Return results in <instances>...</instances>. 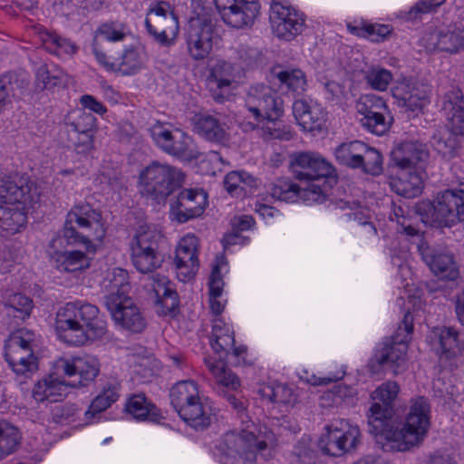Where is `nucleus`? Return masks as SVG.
I'll use <instances>...</instances> for the list:
<instances>
[{
    "mask_svg": "<svg viewBox=\"0 0 464 464\" xmlns=\"http://www.w3.org/2000/svg\"><path fill=\"white\" fill-rule=\"evenodd\" d=\"M399 392L396 382H383L372 393L374 402L367 413L369 430L374 436L376 444L385 452L406 451L418 445L430 424V406L428 399L421 396L411 401L403 427L396 424L393 404Z\"/></svg>",
    "mask_w": 464,
    "mask_h": 464,
    "instance_id": "1",
    "label": "nucleus"
},
{
    "mask_svg": "<svg viewBox=\"0 0 464 464\" xmlns=\"http://www.w3.org/2000/svg\"><path fill=\"white\" fill-rule=\"evenodd\" d=\"M54 329L62 341L77 346L102 339L108 332L99 308L82 301L68 302L58 308Z\"/></svg>",
    "mask_w": 464,
    "mask_h": 464,
    "instance_id": "2",
    "label": "nucleus"
},
{
    "mask_svg": "<svg viewBox=\"0 0 464 464\" xmlns=\"http://www.w3.org/2000/svg\"><path fill=\"white\" fill-rule=\"evenodd\" d=\"M36 184L25 175H0V228L15 232L26 223L22 209L39 201Z\"/></svg>",
    "mask_w": 464,
    "mask_h": 464,
    "instance_id": "3",
    "label": "nucleus"
},
{
    "mask_svg": "<svg viewBox=\"0 0 464 464\" xmlns=\"http://www.w3.org/2000/svg\"><path fill=\"white\" fill-rule=\"evenodd\" d=\"M415 213L429 226L452 227L464 221V181L440 193L432 202L417 204Z\"/></svg>",
    "mask_w": 464,
    "mask_h": 464,
    "instance_id": "4",
    "label": "nucleus"
},
{
    "mask_svg": "<svg viewBox=\"0 0 464 464\" xmlns=\"http://www.w3.org/2000/svg\"><path fill=\"white\" fill-rule=\"evenodd\" d=\"M104 236L102 214L90 204H76L67 213L62 237L68 245H83L94 251L91 241H102Z\"/></svg>",
    "mask_w": 464,
    "mask_h": 464,
    "instance_id": "5",
    "label": "nucleus"
},
{
    "mask_svg": "<svg viewBox=\"0 0 464 464\" xmlns=\"http://www.w3.org/2000/svg\"><path fill=\"white\" fill-rule=\"evenodd\" d=\"M223 443L227 449L223 464H228L229 458L237 455L252 464L256 461L257 454L266 459L270 456V450L276 445V437L267 427L258 430L252 424L239 433L230 431L226 433Z\"/></svg>",
    "mask_w": 464,
    "mask_h": 464,
    "instance_id": "6",
    "label": "nucleus"
},
{
    "mask_svg": "<svg viewBox=\"0 0 464 464\" xmlns=\"http://www.w3.org/2000/svg\"><path fill=\"white\" fill-rule=\"evenodd\" d=\"M183 181L184 174L179 169L159 161H152L139 176L140 193L158 202L164 201Z\"/></svg>",
    "mask_w": 464,
    "mask_h": 464,
    "instance_id": "7",
    "label": "nucleus"
},
{
    "mask_svg": "<svg viewBox=\"0 0 464 464\" xmlns=\"http://www.w3.org/2000/svg\"><path fill=\"white\" fill-rule=\"evenodd\" d=\"M162 239L163 236L156 227H139L130 244L131 262L139 272L148 274L161 266L164 256L160 244Z\"/></svg>",
    "mask_w": 464,
    "mask_h": 464,
    "instance_id": "8",
    "label": "nucleus"
},
{
    "mask_svg": "<svg viewBox=\"0 0 464 464\" xmlns=\"http://www.w3.org/2000/svg\"><path fill=\"white\" fill-rule=\"evenodd\" d=\"M245 107L251 129H256L265 119H279L284 114V102L271 87L256 83L251 85L246 94Z\"/></svg>",
    "mask_w": 464,
    "mask_h": 464,
    "instance_id": "9",
    "label": "nucleus"
},
{
    "mask_svg": "<svg viewBox=\"0 0 464 464\" xmlns=\"http://www.w3.org/2000/svg\"><path fill=\"white\" fill-rule=\"evenodd\" d=\"M291 169L294 177L306 182L307 185L317 184L324 188V198L327 193L325 179L334 171L330 162L320 154L312 151L296 152L291 156Z\"/></svg>",
    "mask_w": 464,
    "mask_h": 464,
    "instance_id": "10",
    "label": "nucleus"
},
{
    "mask_svg": "<svg viewBox=\"0 0 464 464\" xmlns=\"http://www.w3.org/2000/svg\"><path fill=\"white\" fill-rule=\"evenodd\" d=\"M413 331V317L408 312L404 314L397 336L383 343V347L375 354V360L381 366L391 369L398 374L406 368L408 337Z\"/></svg>",
    "mask_w": 464,
    "mask_h": 464,
    "instance_id": "11",
    "label": "nucleus"
},
{
    "mask_svg": "<svg viewBox=\"0 0 464 464\" xmlns=\"http://www.w3.org/2000/svg\"><path fill=\"white\" fill-rule=\"evenodd\" d=\"M318 442V447L324 454L341 457L356 450L361 443V431L357 426L349 425L348 422L340 421L325 427Z\"/></svg>",
    "mask_w": 464,
    "mask_h": 464,
    "instance_id": "12",
    "label": "nucleus"
},
{
    "mask_svg": "<svg viewBox=\"0 0 464 464\" xmlns=\"http://www.w3.org/2000/svg\"><path fill=\"white\" fill-rule=\"evenodd\" d=\"M150 133L157 146L168 154L186 160L198 157L199 152L192 138L179 129L170 130L157 123L150 129Z\"/></svg>",
    "mask_w": 464,
    "mask_h": 464,
    "instance_id": "13",
    "label": "nucleus"
},
{
    "mask_svg": "<svg viewBox=\"0 0 464 464\" xmlns=\"http://www.w3.org/2000/svg\"><path fill=\"white\" fill-rule=\"evenodd\" d=\"M105 305L113 321L121 328L131 333H141L147 326V321L140 309L127 295H108Z\"/></svg>",
    "mask_w": 464,
    "mask_h": 464,
    "instance_id": "14",
    "label": "nucleus"
},
{
    "mask_svg": "<svg viewBox=\"0 0 464 464\" xmlns=\"http://www.w3.org/2000/svg\"><path fill=\"white\" fill-rule=\"evenodd\" d=\"M145 25L149 34L161 44H170L179 33L178 18L166 2H159L150 10Z\"/></svg>",
    "mask_w": 464,
    "mask_h": 464,
    "instance_id": "15",
    "label": "nucleus"
},
{
    "mask_svg": "<svg viewBox=\"0 0 464 464\" xmlns=\"http://www.w3.org/2000/svg\"><path fill=\"white\" fill-rule=\"evenodd\" d=\"M269 20L274 34L285 41H292L304 26L303 14L281 2L272 3Z\"/></svg>",
    "mask_w": 464,
    "mask_h": 464,
    "instance_id": "16",
    "label": "nucleus"
},
{
    "mask_svg": "<svg viewBox=\"0 0 464 464\" xmlns=\"http://www.w3.org/2000/svg\"><path fill=\"white\" fill-rule=\"evenodd\" d=\"M215 34V26L210 20H191L186 34L189 56L196 61L207 58L212 51Z\"/></svg>",
    "mask_w": 464,
    "mask_h": 464,
    "instance_id": "17",
    "label": "nucleus"
},
{
    "mask_svg": "<svg viewBox=\"0 0 464 464\" xmlns=\"http://www.w3.org/2000/svg\"><path fill=\"white\" fill-rule=\"evenodd\" d=\"M224 22L235 28L253 24L259 13L256 0H214Z\"/></svg>",
    "mask_w": 464,
    "mask_h": 464,
    "instance_id": "18",
    "label": "nucleus"
},
{
    "mask_svg": "<svg viewBox=\"0 0 464 464\" xmlns=\"http://www.w3.org/2000/svg\"><path fill=\"white\" fill-rule=\"evenodd\" d=\"M205 362L213 376L216 392L225 398L233 409L237 411H243L245 410L244 403L231 393V392L237 391L241 384L237 374L222 360L213 362L208 359Z\"/></svg>",
    "mask_w": 464,
    "mask_h": 464,
    "instance_id": "19",
    "label": "nucleus"
},
{
    "mask_svg": "<svg viewBox=\"0 0 464 464\" xmlns=\"http://www.w3.org/2000/svg\"><path fill=\"white\" fill-rule=\"evenodd\" d=\"M362 125L376 135L384 134L390 128V121L384 116L387 106L382 98L364 96L356 104Z\"/></svg>",
    "mask_w": 464,
    "mask_h": 464,
    "instance_id": "20",
    "label": "nucleus"
},
{
    "mask_svg": "<svg viewBox=\"0 0 464 464\" xmlns=\"http://www.w3.org/2000/svg\"><path fill=\"white\" fill-rule=\"evenodd\" d=\"M273 198L285 202H294L301 198L307 204L323 203L324 201V188L320 185H306L304 188L287 179H277L270 188Z\"/></svg>",
    "mask_w": 464,
    "mask_h": 464,
    "instance_id": "21",
    "label": "nucleus"
},
{
    "mask_svg": "<svg viewBox=\"0 0 464 464\" xmlns=\"http://www.w3.org/2000/svg\"><path fill=\"white\" fill-rule=\"evenodd\" d=\"M237 70L229 62L218 61L207 77V87L211 97L219 103L228 97L236 87Z\"/></svg>",
    "mask_w": 464,
    "mask_h": 464,
    "instance_id": "22",
    "label": "nucleus"
},
{
    "mask_svg": "<svg viewBox=\"0 0 464 464\" xmlns=\"http://www.w3.org/2000/svg\"><path fill=\"white\" fill-rule=\"evenodd\" d=\"M198 254V238L196 236L188 234L179 240L174 264L180 281L186 282L194 277L199 266Z\"/></svg>",
    "mask_w": 464,
    "mask_h": 464,
    "instance_id": "23",
    "label": "nucleus"
},
{
    "mask_svg": "<svg viewBox=\"0 0 464 464\" xmlns=\"http://www.w3.org/2000/svg\"><path fill=\"white\" fill-rule=\"evenodd\" d=\"M421 41L429 51L456 53L464 48V30L451 24L426 33Z\"/></svg>",
    "mask_w": 464,
    "mask_h": 464,
    "instance_id": "24",
    "label": "nucleus"
},
{
    "mask_svg": "<svg viewBox=\"0 0 464 464\" xmlns=\"http://www.w3.org/2000/svg\"><path fill=\"white\" fill-rule=\"evenodd\" d=\"M56 369L62 371L68 377L79 376L78 381H72L71 387L87 386L94 381L100 372V363L94 357H76L71 360L60 359Z\"/></svg>",
    "mask_w": 464,
    "mask_h": 464,
    "instance_id": "25",
    "label": "nucleus"
},
{
    "mask_svg": "<svg viewBox=\"0 0 464 464\" xmlns=\"http://www.w3.org/2000/svg\"><path fill=\"white\" fill-rule=\"evenodd\" d=\"M208 204V195L203 189H184L172 204L171 211L177 221L187 222L199 217Z\"/></svg>",
    "mask_w": 464,
    "mask_h": 464,
    "instance_id": "26",
    "label": "nucleus"
},
{
    "mask_svg": "<svg viewBox=\"0 0 464 464\" xmlns=\"http://www.w3.org/2000/svg\"><path fill=\"white\" fill-rule=\"evenodd\" d=\"M429 158L426 145L417 140L403 141L392 152V161L401 169H424Z\"/></svg>",
    "mask_w": 464,
    "mask_h": 464,
    "instance_id": "27",
    "label": "nucleus"
},
{
    "mask_svg": "<svg viewBox=\"0 0 464 464\" xmlns=\"http://www.w3.org/2000/svg\"><path fill=\"white\" fill-rule=\"evenodd\" d=\"M419 252L422 260L436 276L446 280H455L459 277V268L451 254L425 244L419 246Z\"/></svg>",
    "mask_w": 464,
    "mask_h": 464,
    "instance_id": "28",
    "label": "nucleus"
},
{
    "mask_svg": "<svg viewBox=\"0 0 464 464\" xmlns=\"http://www.w3.org/2000/svg\"><path fill=\"white\" fill-rule=\"evenodd\" d=\"M173 407L179 417L195 429H204L211 423V409L202 401L199 391Z\"/></svg>",
    "mask_w": 464,
    "mask_h": 464,
    "instance_id": "29",
    "label": "nucleus"
},
{
    "mask_svg": "<svg viewBox=\"0 0 464 464\" xmlns=\"http://www.w3.org/2000/svg\"><path fill=\"white\" fill-rule=\"evenodd\" d=\"M293 114L297 123L306 131L321 130L326 120L324 108L313 101L299 99L293 103Z\"/></svg>",
    "mask_w": 464,
    "mask_h": 464,
    "instance_id": "30",
    "label": "nucleus"
},
{
    "mask_svg": "<svg viewBox=\"0 0 464 464\" xmlns=\"http://www.w3.org/2000/svg\"><path fill=\"white\" fill-rule=\"evenodd\" d=\"M98 63L108 71L119 72L122 75H134L144 67L146 56L140 47L129 46L114 61L106 56L103 61Z\"/></svg>",
    "mask_w": 464,
    "mask_h": 464,
    "instance_id": "31",
    "label": "nucleus"
},
{
    "mask_svg": "<svg viewBox=\"0 0 464 464\" xmlns=\"http://www.w3.org/2000/svg\"><path fill=\"white\" fill-rule=\"evenodd\" d=\"M36 346L34 332L19 329L12 333L5 344V357L7 363L9 364L22 356L32 360V356H35L34 348Z\"/></svg>",
    "mask_w": 464,
    "mask_h": 464,
    "instance_id": "32",
    "label": "nucleus"
},
{
    "mask_svg": "<svg viewBox=\"0 0 464 464\" xmlns=\"http://www.w3.org/2000/svg\"><path fill=\"white\" fill-rule=\"evenodd\" d=\"M70 382L61 379L57 372L43 377L34 386L32 396L37 402L58 401L66 396Z\"/></svg>",
    "mask_w": 464,
    "mask_h": 464,
    "instance_id": "33",
    "label": "nucleus"
},
{
    "mask_svg": "<svg viewBox=\"0 0 464 464\" xmlns=\"http://www.w3.org/2000/svg\"><path fill=\"white\" fill-rule=\"evenodd\" d=\"M444 112L450 131L454 134L464 133V102L460 89L452 88L443 97Z\"/></svg>",
    "mask_w": 464,
    "mask_h": 464,
    "instance_id": "34",
    "label": "nucleus"
},
{
    "mask_svg": "<svg viewBox=\"0 0 464 464\" xmlns=\"http://www.w3.org/2000/svg\"><path fill=\"white\" fill-rule=\"evenodd\" d=\"M150 280L156 305H160L165 314L173 312L179 306V298L171 281L160 274L153 275Z\"/></svg>",
    "mask_w": 464,
    "mask_h": 464,
    "instance_id": "35",
    "label": "nucleus"
},
{
    "mask_svg": "<svg viewBox=\"0 0 464 464\" xmlns=\"http://www.w3.org/2000/svg\"><path fill=\"white\" fill-rule=\"evenodd\" d=\"M125 411L137 420L159 422L161 419L160 410L143 393L130 396L126 401Z\"/></svg>",
    "mask_w": 464,
    "mask_h": 464,
    "instance_id": "36",
    "label": "nucleus"
},
{
    "mask_svg": "<svg viewBox=\"0 0 464 464\" xmlns=\"http://www.w3.org/2000/svg\"><path fill=\"white\" fill-rule=\"evenodd\" d=\"M125 37V33L121 24L115 23H105L102 24L95 32L92 41V53L96 60L103 61L107 56L102 50V44L103 41L119 42Z\"/></svg>",
    "mask_w": 464,
    "mask_h": 464,
    "instance_id": "37",
    "label": "nucleus"
},
{
    "mask_svg": "<svg viewBox=\"0 0 464 464\" xmlns=\"http://www.w3.org/2000/svg\"><path fill=\"white\" fill-rule=\"evenodd\" d=\"M192 121L194 131L206 140L216 142H221L226 140V130L215 117L210 115H196Z\"/></svg>",
    "mask_w": 464,
    "mask_h": 464,
    "instance_id": "38",
    "label": "nucleus"
},
{
    "mask_svg": "<svg viewBox=\"0 0 464 464\" xmlns=\"http://www.w3.org/2000/svg\"><path fill=\"white\" fill-rule=\"evenodd\" d=\"M401 172L391 182L392 188L398 195L405 198H415L421 192V179L416 173L409 169Z\"/></svg>",
    "mask_w": 464,
    "mask_h": 464,
    "instance_id": "39",
    "label": "nucleus"
},
{
    "mask_svg": "<svg viewBox=\"0 0 464 464\" xmlns=\"http://www.w3.org/2000/svg\"><path fill=\"white\" fill-rule=\"evenodd\" d=\"M282 91L301 94L307 87L306 76L300 69H286L274 73Z\"/></svg>",
    "mask_w": 464,
    "mask_h": 464,
    "instance_id": "40",
    "label": "nucleus"
},
{
    "mask_svg": "<svg viewBox=\"0 0 464 464\" xmlns=\"http://www.w3.org/2000/svg\"><path fill=\"white\" fill-rule=\"evenodd\" d=\"M363 143L361 140H352L340 144L334 150L336 160L343 166L357 169L362 155Z\"/></svg>",
    "mask_w": 464,
    "mask_h": 464,
    "instance_id": "41",
    "label": "nucleus"
},
{
    "mask_svg": "<svg viewBox=\"0 0 464 464\" xmlns=\"http://www.w3.org/2000/svg\"><path fill=\"white\" fill-rule=\"evenodd\" d=\"M259 394L268 400L270 402L285 405H295L297 401V396L294 391L285 384L264 385L259 391Z\"/></svg>",
    "mask_w": 464,
    "mask_h": 464,
    "instance_id": "42",
    "label": "nucleus"
},
{
    "mask_svg": "<svg viewBox=\"0 0 464 464\" xmlns=\"http://www.w3.org/2000/svg\"><path fill=\"white\" fill-rule=\"evenodd\" d=\"M441 352L448 356H455L461 353L463 346L459 340V333L453 327H440L434 330Z\"/></svg>",
    "mask_w": 464,
    "mask_h": 464,
    "instance_id": "43",
    "label": "nucleus"
},
{
    "mask_svg": "<svg viewBox=\"0 0 464 464\" xmlns=\"http://www.w3.org/2000/svg\"><path fill=\"white\" fill-rule=\"evenodd\" d=\"M42 41L47 51L56 55H72L76 53L78 47L70 39L61 35L44 32L42 34Z\"/></svg>",
    "mask_w": 464,
    "mask_h": 464,
    "instance_id": "44",
    "label": "nucleus"
},
{
    "mask_svg": "<svg viewBox=\"0 0 464 464\" xmlns=\"http://www.w3.org/2000/svg\"><path fill=\"white\" fill-rule=\"evenodd\" d=\"M21 440V435L16 427L6 421H0V459L14 453Z\"/></svg>",
    "mask_w": 464,
    "mask_h": 464,
    "instance_id": "45",
    "label": "nucleus"
},
{
    "mask_svg": "<svg viewBox=\"0 0 464 464\" xmlns=\"http://www.w3.org/2000/svg\"><path fill=\"white\" fill-rule=\"evenodd\" d=\"M457 134L450 130H439L431 137V145L434 150L445 159H451L456 152L458 140Z\"/></svg>",
    "mask_w": 464,
    "mask_h": 464,
    "instance_id": "46",
    "label": "nucleus"
},
{
    "mask_svg": "<svg viewBox=\"0 0 464 464\" xmlns=\"http://www.w3.org/2000/svg\"><path fill=\"white\" fill-rule=\"evenodd\" d=\"M362 152L359 160V168L363 172L373 176L382 171V156L379 150L363 143Z\"/></svg>",
    "mask_w": 464,
    "mask_h": 464,
    "instance_id": "47",
    "label": "nucleus"
},
{
    "mask_svg": "<svg viewBox=\"0 0 464 464\" xmlns=\"http://www.w3.org/2000/svg\"><path fill=\"white\" fill-rule=\"evenodd\" d=\"M66 121L67 126L75 133L92 132L95 130L96 118L81 109L72 111Z\"/></svg>",
    "mask_w": 464,
    "mask_h": 464,
    "instance_id": "48",
    "label": "nucleus"
},
{
    "mask_svg": "<svg viewBox=\"0 0 464 464\" xmlns=\"http://www.w3.org/2000/svg\"><path fill=\"white\" fill-rule=\"evenodd\" d=\"M278 119H265L263 125L256 127L260 136L265 140H290L293 138V131L289 126L280 125Z\"/></svg>",
    "mask_w": 464,
    "mask_h": 464,
    "instance_id": "49",
    "label": "nucleus"
},
{
    "mask_svg": "<svg viewBox=\"0 0 464 464\" xmlns=\"http://www.w3.org/2000/svg\"><path fill=\"white\" fill-rule=\"evenodd\" d=\"M223 281L220 276L219 264L213 266V270L209 279V306L213 314L216 316L222 314L224 304L217 298L222 294Z\"/></svg>",
    "mask_w": 464,
    "mask_h": 464,
    "instance_id": "50",
    "label": "nucleus"
},
{
    "mask_svg": "<svg viewBox=\"0 0 464 464\" xmlns=\"http://www.w3.org/2000/svg\"><path fill=\"white\" fill-rule=\"evenodd\" d=\"M33 309V301L22 294H14L10 296L5 304L6 314L20 320L27 318Z\"/></svg>",
    "mask_w": 464,
    "mask_h": 464,
    "instance_id": "51",
    "label": "nucleus"
},
{
    "mask_svg": "<svg viewBox=\"0 0 464 464\" xmlns=\"http://www.w3.org/2000/svg\"><path fill=\"white\" fill-rule=\"evenodd\" d=\"M397 96L402 105L412 111L421 110L427 100L426 91L411 84L405 85L403 92Z\"/></svg>",
    "mask_w": 464,
    "mask_h": 464,
    "instance_id": "52",
    "label": "nucleus"
},
{
    "mask_svg": "<svg viewBox=\"0 0 464 464\" xmlns=\"http://www.w3.org/2000/svg\"><path fill=\"white\" fill-rule=\"evenodd\" d=\"M90 266L89 257L82 251H66L60 256L59 269L65 272H76Z\"/></svg>",
    "mask_w": 464,
    "mask_h": 464,
    "instance_id": "53",
    "label": "nucleus"
},
{
    "mask_svg": "<svg viewBox=\"0 0 464 464\" xmlns=\"http://www.w3.org/2000/svg\"><path fill=\"white\" fill-rule=\"evenodd\" d=\"M104 0H54L53 6L57 12L69 14L77 8H82L88 12L97 11L102 8Z\"/></svg>",
    "mask_w": 464,
    "mask_h": 464,
    "instance_id": "54",
    "label": "nucleus"
},
{
    "mask_svg": "<svg viewBox=\"0 0 464 464\" xmlns=\"http://www.w3.org/2000/svg\"><path fill=\"white\" fill-rule=\"evenodd\" d=\"M111 293L109 295H127L129 285V274L127 270L121 267L112 268L107 276Z\"/></svg>",
    "mask_w": 464,
    "mask_h": 464,
    "instance_id": "55",
    "label": "nucleus"
},
{
    "mask_svg": "<svg viewBox=\"0 0 464 464\" xmlns=\"http://www.w3.org/2000/svg\"><path fill=\"white\" fill-rule=\"evenodd\" d=\"M210 343L215 353L219 355L220 360L229 354L231 351L236 356H239L245 352V348L235 346L234 334L210 337Z\"/></svg>",
    "mask_w": 464,
    "mask_h": 464,
    "instance_id": "56",
    "label": "nucleus"
},
{
    "mask_svg": "<svg viewBox=\"0 0 464 464\" xmlns=\"http://www.w3.org/2000/svg\"><path fill=\"white\" fill-rule=\"evenodd\" d=\"M198 384L193 380L180 381L175 383L169 392L172 406L198 393Z\"/></svg>",
    "mask_w": 464,
    "mask_h": 464,
    "instance_id": "57",
    "label": "nucleus"
},
{
    "mask_svg": "<svg viewBox=\"0 0 464 464\" xmlns=\"http://www.w3.org/2000/svg\"><path fill=\"white\" fill-rule=\"evenodd\" d=\"M392 73L382 67H372L365 74L366 82L376 91L387 90L392 80Z\"/></svg>",
    "mask_w": 464,
    "mask_h": 464,
    "instance_id": "58",
    "label": "nucleus"
},
{
    "mask_svg": "<svg viewBox=\"0 0 464 464\" xmlns=\"http://www.w3.org/2000/svg\"><path fill=\"white\" fill-rule=\"evenodd\" d=\"M351 32L358 36L370 39L372 42H382L391 34L392 28L388 24H365L362 27H353Z\"/></svg>",
    "mask_w": 464,
    "mask_h": 464,
    "instance_id": "59",
    "label": "nucleus"
},
{
    "mask_svg": "<svg viewBox=\"0 0 464 464\" xmlns=\"http://www.w3.org/2000/svg\"><path fill=\"white\" fill-rule=\"evenodd\" d=\"M317 455L304 441L298 442L289 456L290 464H318Z\"/></svg>",
    "mask_w": 464,
    "mask_h": 464,
    "instance_id": "60",
    "label": "nucleus"
},
{
    "mask_svg": "<svg viewBox=\"0 0 464 464\" xmlns=\"http://www.w3.org/2000/svg\"><path fill=\"white\" fill-rule=\"evenodd\" d=\"M254 218L251 216L244 215L232 219L231 225L233 233L225 236L223 238L224 247L238 243V233L248 230L254 225Z\"/></svg>",
    "mask_w": 464,
    "mask_h": 464,
    "instance_id": "61",
    "label": "nucleus"
},
{
    "mask_svg": "<svg viewBox=\"0 0 464 464\" xmlns=\"http://www.w3.org/2000/svg\"><path fill=\"white\" fill-rule=\"evenodd\" d=\"M63 76L62 71L51 72L45 64L41 65L36 72L37 84L42 89H51L61 83Z\"/></svg>",
    "mask_w": 464,
    "mask_h": 464,
    "instance_id": "62",
    "label": "nucleus"
},
{
    "mask_svg": "<svg viewBox=\"0 0 464 464\" xmlns=\"http://www.w3.org/2000/svg\"><path fill=\"white\" fill-rule=\"evenodd\" d=\"M8 365L17 375L28 377L38 370V358L36 356H32V360H27V357L22 356Z\"/></svg>",
    "mask_w": 464,
    "mask_h": 464,
    "instance_id": "63",
    "label": "nucleus"
},
{
    "mask_svg": "<svg viewBox=\"0 0 464 464\" xmlns=\"http://www.w3.org/2000/svg\"><path fill=\"white\" fill-rule=\"evenodd\" d=\"M111 404L112 402L109 401V399L105 398L99 392L98 395L92 400L89 409L85 411V416L88 419L94 418L96 415L110 408Z\"/></svg>",
    "mask_w": 464,
    "mask_h": 464,
    "instance_id": "64",
    "label": "nucleus"
}]
</instances>
